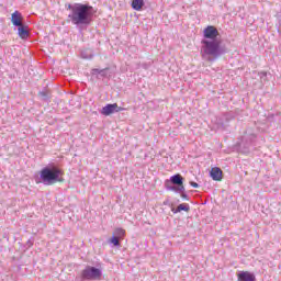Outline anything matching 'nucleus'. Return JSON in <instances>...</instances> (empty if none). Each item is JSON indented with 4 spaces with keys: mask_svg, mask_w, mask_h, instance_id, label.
<instances>
[{
    "mask_svg": "<svg viewBox=\"0 0 281 281\" xmlns=\"http://www.w3.org/2000/svg\"><path fill=\"white\" fill-rule=\"evenodd\" d=\"M68 19L72 25H91L95 10L89 4L75 3L68 4Z\"/></svg>",
    "mask_w": 281,
    "mask_h": 281,
    "instance_id": "nucleus-1",
    "label": "nucleus"
},
{
    "mask_svg": "<svg viewBox=\"0 0 281 281\" xmlns=\"http://www.w3.org/2000/svg\"><path fill=\"white\" fill-rule=\"evenodd\" d=\"M227 54L225 47L221 46L220 40H202L201 55L206 60H214Z\"/></svg>",
    "mask_w": 281,
    "mask_h": 281,
    "instance_id": "nucleus-2",
    "label": "nucleus"
},
{
    "mask_svg": "<svg viewBox=\"0 0 281 281\" xmlns=\"http://www.w3.org/2000/svg\"><path fill=\"white\" fill-rule=\"evenodd\" d=\"M40 179L44 186H54V183H63V171L57 167H45L40 172Z\"/></svg>",
    "mask_w": 281,
    "mask_h": 281,
    "instance_id": "nucleus-3",
    "label": "nucleus"
},
{
    "mask_svg": "<svg viewBox=\"0 0 281 281\" xmlns=\"http://www.w3.org/2000/svg\"><path fill=\"white\" fill-rule=\"evenodd\" d=\"M81 278L82 280H100L102 278V270L88 266L81 271Z\"/></svg>",
    "mask_w": 281,
    "mask_h": 281,
    "instance_id": "nucleus-4",
    "label": "nucleus"
},
{
    "mask_svg": "<svg viewBox=\"0 0 281 281\" xmlns=\"http://www.w3.org/2000/svg\"><path fill=\"white\" fill-rule=\"evenodd\" d=\"M121 111H124V108L119 106L117 103H109L105 106H103L100 111L101 115H112V113H120Z\"/></svg>",
    "mask_w": 281,
    "mask_h": 281,
    "instance_id": "nucleus-5",
    "label": "nucleus"
},
{
    "mask_svg": "<svg viewBox=\"0 0 281 281\" xmlns=\"http://www.w3.org/2000/svg\"><path fill=\"white\" fill-rule=\"evenodd\" d=\"M217 37H218V30L215 26L210 25L204 30V38L216 41Z\"/></svg>",
    "mask_w": 281,
    "mask_h": 281,
    "instance_id": "nucleus-6",
    "label": "nucleus"
},
{
    "mask_svg": "<svg viewBox=\"0 0 281 281\" xmlns=\"http://www.w3.org/2000/svg\"><path fill=\"white\" fill-rule=\"evenodd\" d=\"M11 22L13 23L14 27L23 25V14H21L19 11H14L11 15Z\"/></svg>",
    "mask_w": 281,
    "mask_h": 281,
    "instance_id": "nucleus-7",
    "label": "nucleus"
},
{
    "mask_svg": "<svg viewBox=\"0 0 281 281\" xmlns=\"http://www.w3.org/2000/svg\"><path fill=\"white\" fill-rule=\"evenodd\" d=\"M210 175L213 181H221L223 179V170L218 167L212 168Z\"/></svg>",
    "mask_w": 281,
    "mask_h": 281,
    "instance_id": "nucleus-8",
    "label": "nucleus"
},
{
    "mask_svg": "<svg viewBox=\"0 0 281 281\" xmlns=\"http://www.w3.org/2000/svg\"><path fill=\"white\" fill-rule=\"evenodd\" d=\"M169 182L172 183V186H178V188H183V177L179 173L171 176Z\"/></svg>",
    "mask_w": 281,
    "mask_h": 281,
    "instance_id": "nucleus-9",
    "label": "nucleus"
},
{
    "mask_svg": "<svg viewBox=\"0 0 281 281\" xmlns=\"http://www.w3.org/2000/svg\"><path fill=\"white\" fill-rule=\"evenodd\" d=\"M238 281H256V276L251 272L243 271L238 274Z\"/></svg>",
    "mask_w": 281,
    "mask_h": 281,
    "instance_id": "nucleus-10",
    "label": "nucleus"
},
{
    "mask_svg": "<svg viewBox=\"0 0 281 281\" xmlns=\"http://www.w3.org/2000/svg\"><path fill=\"white\" fill-rule=\"evenodd\" d=\"M18 36L25 41V38L30 36V31L27 30V26H25L24 24L18 26Z\"/></svg>",
    "mask_w": 281,
    "mask_h": 281,
    "instance_id": "nucleus-11",
    "label": "nucleus"
},
{
    "mask_svg": "<svg viewBox=\"0 0 281 281\" xmlns=\"http://www.w3.org/2000/svg\"><path fill=\"white\" fill-rule=\"evenodd\" d=\"M170 183L168 180L165 182V186L167 188V190H169L170 192H186V187H175V186H170Z\"/></svg>",
    "mask_w": 281,
    "mask_h": 281,
    "instance_id": "nucleus-12",
    "label": "nucleus"
},
{
    "mask_svg": "<svg viewBox=\"0 0 281 281\" xmlns=\"http://www.w3.org/2000/svg\"><path fill=\"white\" fill-rule=\"evenodd\" d=\"M173 214H179V212H190V204H179L177 209H172Z\"/></svg>",
    "mask_w": 281,
    "mask_h": 281,
    "instance_id": "nucleus-13",
    "label": "nucleus"
},
{
    "mask_svg": "<svg viewBox=\"0 0 281 281\" xmlns=\"http://www.w3.org/2000/svg\"><path fill=\"white\" fill-rule=\"evenodd\" d=\"M81 58H85L86 60H91V58H93V50L89 48L81 50Z\"/></svg>",
    "mask_w": 281,
    "mask_h": 281,
    "instance_id": "nucleus-14",
    "label": "nucleus"
},
{
    "mask_svg": "<svg viewBox=\"0 0 281 281\" xmlns=\"http://www.w3.org/2000/svg\"><path fill=\"white\" fill-rule=\"evenodd\" d=\"M132 8L133 10H136V11L142 10V8H144V0H133Z\"/></svg>",
    "mask_w": 281,
    "mask_h": 281,
    "instance_id": "nucleus-15",
    "label": "nucleus"
},
{
    "mask_svg": "<svg viewBox=\"0 0 281 281\" xmlns=\"http://www.w3.org/2000/svg\"><path fill=\"white\" fill-rule=\"evenodd\" d=\"M40 95H41L42 100H44L45 102H47V100H49V92H47V91H41Z\"/></svg>",
    "mask_w": 281,
    "mask_h": 281,
    "instance_id": "nucleus-16",
    "label": "nucleus"
},
{
    "mask_svg": "<svg viewBox=\"0 0 281 281\" xmlns=\"http://www.w3.org/2000/svg\"><path fill=\"white\" fill-rule=\"evenodd\" d=\"M110 243H112V245H114V247H120V238L119 237L113 236L110 239Z\"/></svg>",
    "mask_w": 281,
    "mask_h": 281,
    "instance_id": "nucleus-17",
    "label": "nucleus"
},
{
    "mask_svg": "<svg viewBox=\"0 0 281 281\" xmlns=\"http://www.w3.org/2000/svg\"><path fill=\"white\" fill-rule=\"evenodd\" d=\"M124 234H126V231H124L123 228L115 229V236H119L120 238H122V236H124Z\"/></svg>",
    "mask_w": 281,
    "mask_h": 281,
    "instance_id": "nucleus-18",
    "label": "nucleus"
},
{
    "mask_svg": "<svg viewBox=\"0 0 281 281\" xmlns=\"http://www.w3.org/2000/svg\"><path fill=\"white\" fill-rule=\"evenodd\" d=\"M104 71H106V69H98V68H94L92 69V74H99L100 76H104Z\"/></svg>",
    "mask_w": 281,
    "mask_h": 281,
    "instance_id": "nucleus-19",
    "label": "nucleus"
},
{
    "mask_svg": "<svg viewBox=\"0 0 281 281\" xmlns=\"http://www.w3.org/2000/svg\"><path fill=\"white\" fill-rule=\"evenodd\" d=\"M190 186H191L192 188H199V183L193 182V181L190 182Z\"/></svg>",
    "mask_w": 281,
    "mask_h": 281,
    "instance_id": "nucleus-20",
    "label": "nucleus"
},
{
    "mask_svg": "<svg viewBox=\"0 0 281 281\" xmlns=\"http://www.w3.org/2000/svg\"><path fill=\"white\" fill-rule=\"evenodd\" d=\"M259 76H260V78H261V80L267 76V72L266 71H262V72H260L259 74Z\"/></svg>",
    "mask_w": 281,
    "mask_h": 281,
    "instance_id": "nucleus-21",
    "label": "nucleus"
},
{
    "mask_svg": "<svg viewBox=\"0 0 281 281\" xmlns=\"http://www.w3.org/2000/svg\"><path fill=\"white\" fill-rule=\"evenodd\" d=\"M182 199H188V194L183 193L181 194Z\"/></svg>",
    "mask_w": 281,
    "mask_h": 281,
    "instance_id": "nucleus-22",
    "label": "nucleus"
},
{
    "mask_svg": "<svg viewBox=\"0 0 281 281\" xmlns=\"http://www.w3.org/2000/svg\"><path fill=\"white\" fill-rule=\"evenodd\" d=\"M32 245H33L32 240H29V241H27V246H29V247H32Z\"/></svg>",
    "mask_w": 281,
    "mask_h": 281,
    "instance_id": "nucleus-23",
    "label": "nucleus"
}]
</instances>
